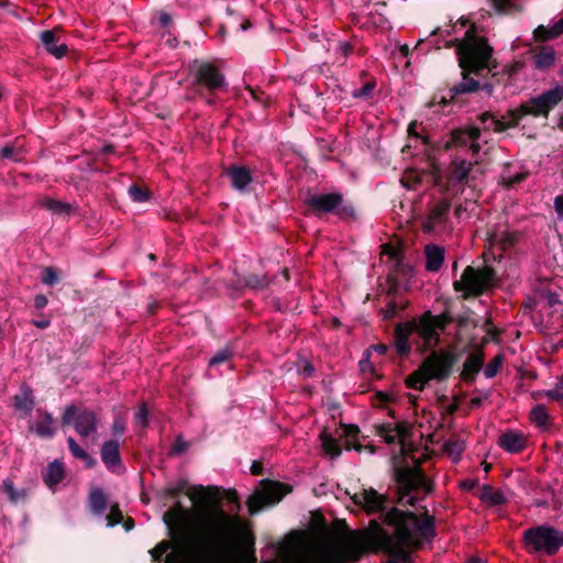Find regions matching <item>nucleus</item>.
Returning <instances> with one entry per match:
<instances>
[{
  "label": "nucleus",
  "mask_w": 563,
  "mask_h": 563,
  "mask_svg": "<svg viewBox=\"0 0 563 563\" xmlns=\"http://www.w3.org/2000/svg\"><path fill=\"white\" fill-rule=\"evenodd\" d=\"M189 516V510L179 500L163 515L168 537L186 558L184 563H223V539L219 534H208L206 542L199 547H192L189 542L184 532Z\"/></svg>",
  "instance_id": "obj_3"
},
{
  "label": "nucleus",
  "mask_w": 563,
  "mask_h": 563,
  "mask_svg": "<svg viewBox=\"0 0 563 563\" xmlns=\"http://www.w3.org/2000/svg\"><path fill=\"white\" fill-rule=\"evenodd\" d=\"M450 209L451 202L449 199H442L435 202L430 209L428 217L429 221H432L433 223L444 222Z\"/></svg>",
  "instance_id": "obj_37"
},
{
  "label": "nucleus",
  "mask_w": 563,
  "mask_h": 563,
  "mask_svg": "<svg viewBox=\"0 0 563 563\" xmlns=\"http://www.w3.org/2000/svg\"><path fill=\"white\" fill-rule=\"evenodd\" d=\"M521 104L516 109H510L507 111L504 119H508V121L505 120H497L494 121V131L495 132H504L508 129L516 128L520 120L526 117L527 114L521 113Z\"/></svg>",
  "instance_id": "obj_30"
},
{
  "label": "nucleus",
  "mask_w": 563,
  "mask_h": 563,
  "mask_svg": "<svg viewBox=\"0 0 563 563\" xmlns=\"http://www.w3.org/2000/svg\"><path fill=\"white\" fill-rule=\"evenodd\" d=\"M464 444L460 441H448L444 444V450L449 455H455L459 457L464 451Z\"/></svg>",
  "instance_id": "obj_59"
},
{
  "label": "nucleus",
  "mask_w": 563,
  "mask_h": 563,
  "mask_svg": "<svg viewBox=\"0 0 563 563\" xmlns=\"http://www.w3.org/2000/svg\"><path fill=\"white\" fill-rule=\"evenodd\" d=\"M234 355V351L231 346L225 345L216 352V354L209 360V366L214 367L219 366L232 358Z\"/></svg>",
  "instance_id": "obj_43"
},
{
  "label": "nucleus",
  "mask_w": 563,
  "mask_h": 563,
  "mask_svg": "<svg viewBox=\"0 0 563 563\" xmlns=\"http://www.w3.org/2000/svg\"><path fill=\"white\" fill-rule=\"evenodd\" d=\"M227 176L231 180V186L238 191H245L247 186L253 181L251 170L246 166L230 165L225 169Z\"/></svg>",
  "instance_id": "obj_20"
},
{
  "label": "nucleus",
  "mask_w": 563,
  "mask_h": 563,
  "mask_svg": "<svg viewBox=\"0 0 563 563\" xmlns=\"http://www.w3.org/2000/svg\"><path fill=\"white\" fill-rule=\"evenodd\" d=\"M291 490L292 487L288 484L271 479L262 481V489L253 493L247 499L250 515L254 516L265 507L278 504Z\"/></svg>",
  "instance_id": "obj_11"
},
{
  "label": "nucleus",
  "mask_w": 563,
  "mask_h": 563,
  "mask_svg": "<svg viewBox=\"0 0 563 563\" xmlns=\"http://www.w3.org/2000/svg\"><path fill=\"white\" fill-rule=\"evenodd\" d=\"M528 173H518L516 175H512V176H503V180H501V184L505 188H512L515 185L517 184H520L522 183L523 180L527 179L528 177Z\"/></svg>",
  "instance_id": "obj_56"
},
{
  "label": "nucleus",
  "mask_w": 563,
  "mask_h": 563,
  "mask_svg": "<svg viewBox=\"0 0 563 563\" xmlns=\"http://www.w3.org/2000/svg\"><path fill=\"white\" fill-rule=\"evenodd\" d=\"M394 532L389 533L387 530L383 529L380 523L376 519H372L368 525V538L371 543L376 548H380L386 544L384 540V534H386L389 539L396 540V528H393Z\"/></svg>",
  "instance_id": "obj_29"
},
{
  "label": "nucleus",
  "mask_w": 563,
  "mask_h": 563,
  "mask_svg": "<svg viewBox=\"0 0 563 563\" xmlns=\"http://www.w3.org/2000/svg\"><path fill=\"white\" fill-rule=\"evenodd\" d=\"M444 47H455L457 64L461 68V80L452 85L446 95L434 93L429 107L440 104L446 107L451 103H462L463 96L485 91L487 96L494 93V85L490 81H481L475 77H483L484 73H493L497 60L493 57L494 48L487 37L476 34V27L471 26L462 38H453L444 42Z\"/></svg>",
  "instance_id": "obj_1"
},
{
  "label": "nucleus",
  "mask_w": 563,
  "mask_h": 563,
  "mask_svg": "<svg viewBox=\"0 0 563 563\" xmlns=\"http://www.w3.org/2000/svg\"><path fill=\"white\" fill-rule=\"evenodd\" d=\"M383 253L393 261V273L388 275V284L390 285L389 292H395L399 285V277L407 278L411 275L412 267L404 262L402 253L399 249L390 244H383Z\"/></svg>",
  "instance_id": "obj_16"
},
{
  "label": "nucleus",
  "mask_w": 563,
  "mask_h": 563,
  "mask_svg": "<svg viewBox=\"0 0 563 563\" xmlns=\"http://www.w3.org/2000/svg\"><path fill=\"white\" fill-rule=\"evenodd\" d=\"M531 421L539 428H545L549 424L550 415L544 405H537L530 411Z\"/></svg>",
  "instance_id": "obj_42"
},
{
  "label": "nucleus",
  "mask_w": 563,
  "mask_h": 563,
  "mask_svg": "<svg viewBox=\"0 0 563 563\" xmlns=\"http://www.w3.org/2000/svg\"><path fill=\"white\" fill-rule=\"evenodd\" d=\"M42 419L35 426V432L41 438H53L55 434V428L53 427L55 419L48 411L41 413Z\"/></svg>",
  "instance_id": "obj_34"
},
{
  "label": "nucleus",
  "mask_w": 563,
  "mask_h": 563,
  "mask_svg": "<svg viewBox=\"0 0 563 563\" xmlns=\"http://www.w3.org/2000/svg\"><path fill=\"white\" fill-rule=\"evenodd\" d=\"M191 87L200 97L213 96L227 87L225 76L220 67L210 60L195 59L189 65Z\"/></svg>",
  "instance_id": "obj_6"
},
{
  "label": "nucleus",
  "mask_w": 563,
  "mask_h": 563,
  "mask_svg": "<svg viewBox=\"0 0 563 563\" xmlns=\"http://www.w3.org/2000/svg\"><path fill=\"white\" fill-rule=\"evenodd\" d=\"M479 498L489 506H500L507 503V498L500 490H495L490 485H484Z\"/></svg>",
  "instance_id": "obj_36"
},
{
  "label": "nucleus",
  "mask_w": 563,
  "mask_h": 563,
  "mask_svg": "<svg viewBox=\"0 0 563 563\" xmlns=\"http://www.w3.org/2000/svg\"><path fill=\"white\" fill-rule=\"evenodd\" d=\"M41 282L47 286H54L59 282V275L55 267L47 266L43 269Z\"/></svg>",
  "instance_id": "obj_50"
},
{
  "label": "nucleus",
  "mask_w": 563,
  "mask_h": 563,
  "mask_svg": "<svg viewBox=\"0 0 563 563\" xmlns=\"http://www.w3.org/2000/svg\"><path fill=\"white\" fill-rule=\"evenodd\" d=\"M444 247L432 243L427 244L424 246L426 269L433 273L440 271L444 262Z\"/></svg>",
  "instance_id": "obj_28"
},
{
  "label": "nucleus",
  "mask_w": 563,
  "mask_h": 563,
  "mask_svg": "<svg viewBox=\"0 0 563 563\" xmlns=\"http://www.w3.org/2000/svg\"><path fill=\"white\" fill-rule=\"evenodd\" d=\"M490 4L497 13H510L516 7L512 0H490Z\"/></svg>",
  "instance_id": "obj_54"
},
{
  "label": "nucleus",
  "mask_w": 563,
  "mask_h": 563,
  "mask_svg": "<svg viewBox=\"0 0 563 563\" xmlns=\"http://www.w3.org/2000/svg\"><path fill=\"white\" fill-rule=\"evenodd\" d=\"M498 445L509 453H520L527 448V438L517 431L504 432L497 441Z\"/></svg>",
  "instance_id": "obj_22"
},
{
  "label": "nucleus",
  "mask_w": 563,
  "mask_h": 563,
  "mask_svg": "<svg viewBox=\"0 0 563 563\" xmlns=\"http://www.w3.org/2000/svg\"><path fill=\"white\" fill-rule=\"evenodd\" d=\"M353 503L361 506L367 515L380 514V519L384 522V516L390 510L388 508L389 499L386 495L379 494L374 488H362L351 496Z\"/></svg>",
  "instance_id": "obj_13"
},
{
  "label": "nucleus",
  "mask_w": 563,
  "mask_h": 563,
  "mask_svg": "<svg viewBox=\"0 0 563 563\" xmlns=\"http://www.w3.org/2000/svg\"><path fill=\"white\" fill-rule=\"evenodd\" d=\"M544 396L550 400L563 405V375L559 377L552 389L544 390Z\"/></svg>",
  "instance_id": "obj_47"
},
{
  "label": "nucleus",
  "mask_w": 563,
  "mask_h": 563,
  "mask_svg": "<svg viewBox=\"0 0 563 563\" xmlns=\"http://www.w3.org/2000/svg\"><path fill=\"white\" fill-rule=\"evenodd\" d=\"M420 183L421 176L416 174L415 172H409L401 178L402 186L412 190H415L416 186Z\"/></svg>",
  "instance_id": "obj_58"
},
{
  "label": "nucleus",
  "mask_w": 563,
  "mask_h": 563,
  "mask_svg": "<svg viewBox=\"0 0 563 563\" xmlns=\"http://www.w3.org/2000/svg\"><path fill=\"white\" fill-rule=\"evenodd\" d=\"M404 308H405L404 306H399L396 301L390 300L386 305V308L382 310L383 318L385 320H390L397 316V313L400 309H404Z\"/></svg>",
  "instance_id": "obj_60"
},
{
  "label": "nucleus",
  "mask_w": 563,
  "mask_h": 563,
  "mask_svg": "<svg viewBox=\"0 0 563 563\" xmlns=\"http://www.w3.org/2000/svg\"><path fill=\"white\" fill-rule=\"evenodd\" d=\"M473 164L466 159H454L452 162L451 179L460 184L468 183V175Z\"/></svg>",
  "instance_id": "obj_32"
},
{
  "label": "nucleus",
  "mask_w": 563,
  "mask_h": 563,
  "mask_svg": "<svg viewBox=\"0 0 563 563\" xmlns=\"http://www.w3.org/2000/svg\"><path fill=\"white\" fill-rule=\"evenodd\" d=\"M457 361L459 355L453 352L432 350L420 366L407 376L405 385L409 389L422 391L430 380L444 382L452 375Z\"/></svg>",
  "instance_id": "obj_4"
},
{
  "label": "nucleus",
  "mask_w": 563,
  "mask_h": 563,
  "mask_svg": "<svg viewBox=\"0 0 563 563\" xmlns=\"http://www.w3.org/2000/svg\"><path fill=\"white\" fill-rule=\"evenodd\" d=\"M65 476L64 463L55 460L49 463L44 474V482L47 486L53 487L60 483Z\"/></svg>",
  "instance_id": "obj_33"
},
{
  "label": "nucleus",
  "mask_w": 563,
  "mask_h": 563,
  "mask_svg": "<svg viewBox=\"0 0 563 563\" xmlns=\"http://www.w3.org/2000/svg\"><path fill=\"white\" fill-rule=\"evenodd\" d=\"M103 464L109 471L114 472L121 465L120 445L117 440L106 441L100 450Z\"/></svg>",
  "instance_id": "obj_26"
},
{
  "label": "nucleus",
  "mask_w": 563,
  "mask_h": 563,
  "mask_svg": "<svg viewBox=\"0 0 563 563\" xmlns=\"http://www.w3.org/2000/svg\"><path fill=\"white\" fill-rule=\"evenodd\" d=\"M283 552L288 558L289 563H347L360 559L363 551L353 550L349 555L333 547L313 545L307 548H295L289 544L283 545Z\"/></svg>",
  "instance_id": "obj_5"
},
{
  "label": "nucleus",
  "mask_w": 563,
  "mask_h": 563,
  "mask_svg": "<svg viewBox=\"0 0 563 563\" xmlns=\"http://www.w3.org/2000/svg\"><path fill=\"white\" fill-rule=\"evenodd\" d=\"M173 547V542L168 540H163L158 542L152 550H150V554L152 560L156 563H159L163 560V555Z\"/></svg>",
  "instance_id": "obj_48"
},
{
  "label": "nucleus",
  "mask_w": 563,
  "mask_h": 563,
  "mask_svg": "<svg viewBox=\"0 0 563 563\" xmlns=\"http://www.w3.org/2000/svg\"><path fill=\"white\" fill-rule=\"evenodd\" d=\"M454 321L456 322L457 328L460 330H463L467 327H472L474 329V328H477V325H478L477 321L474 320L473 318H471L468 314L459 316L455 318Z\"/></svg>",
  "instance_id": "obj_64"
},
{
  "label": "nucleus",
  "mask_w": 563,
  "mask_h": 563,
  "mask_svg": "<svg viewBox=\"0 0 563 563\" xmlns=\"http://www.w3.org/2000/svg\"><path fill=\"white\" fill-rule=\"evenodd\" d=\"M41 206L44 209L51 211L53 214L62 217L64 219H67L75 211L73 205L53 198H47L43 200Z\"/></svg>",
  "instance_id": "obj_31"
},
{
  "label": "nucleus",
  "mask_w": 563,
  "mask_h": 563,
  "mask_svg": "<svg viewBox=\"0 0 563 563\" xmlns=\"http://www.w3.org/2000/svg\"><path fill=\"white\" fill-rule=\"evenodd\" d=\"M375 88L376 81L369 80L365 82L361 88L353 90L352 97L355 99L368 100L373 97Z\"/></svg>",
  "instance_id": "obj_46"
},
{
  "label": "nucleus",
  "mask_w": 563,
  "mask_h": 563,
  "mask_svg": "<svg viewBox=\"0 0 563 563\" xmlns=\"http://www.w3.org/2000/svg\"><path fill=\"white\" fill-rule=\"evenodd\" d=\"M310 212L318 218L324 214H335L341 220L355 218V209L351 202H346L340 192L308 194L305 199Z\"/></svg>",
  "instance_id": "obj_10"
},
{
  "label": "nucleus",
  "mask_w": 563,
  "mask_h": 563,
  "mask_svg": "<svg viewBox=\"0 0 563 563\" xmlns=\"http://www.w3.org/2000/svg\"><path fill=\"white\" fill-rule=\"evenodd\" d=\"M394 432L399 438V443H402L404 439L411 435L412 427L408 421H399L394 426Z\"/></svg>",
  "instance_id": "obj_53"
},
{
  "label": "nucleus",
  "mask_w": 563,
  "mask_h": 563,
  "mask_svg": "<svg viewBox=\"0 0 563 563\" xmlns=\"http://www.w3.org/2000/svg\"><path fill=\"white\" fill-rule=\"evenodd\" d=\"M64 35L65 32L62 26H55L40 33V40L44 49L57 59H62L69 52V47L64 41Z\"/></svg>",
  "instance_id": "obj_17"
},
{
  "label": "nucleus",
  "mask_w": 563,
  "mask_h": 563,
  "mask_svg": "<svg viewBox=\"0 0 563 563\" xmlns=\"http://www.w3.org/2000/svg\"><path fill=\"white\" fill-rule=\"evenodd\" d=\"M484 350L483 347H478L474 352H472L465 360L463 364V369L460 374L461 379L468 384L474 383L477 377V374L484 367Z\"/></svg>",
  "instance_id": "obj_18"
},
{
  "label": "nucleus",
  "mask_w": 563,
  "mask_h": 563,
  "mask_svg": "<svg viewBox=\"0 0 563 563\" xmlns=\"http://www.w3.org/2000/svg\"><path fill=\"white\" fill-rule=\"evenodd\" d=\"M454 320L455 318H453L448 310L443 311L441 314L434 316V322L438 324L440 331H444Z\"/></svg>",
  "instance_id": "obj_61"
},
{
  "label": "nucleus",
  "mask_w": 563,
  "mask_h": 563,
  "mask_svg": "<svg viewBox=\"0 0 563 563\" xmlns=\"http://www.w3.org/2000/svg\"><path fill=\"white\" fill-rule=\"evenodd\" d=\"M533 37L537 42H545V41L552 40L550 27H547L544 25H539L533 31Z\"/></svg>",
  "instance_id": "obj_62"
},
{
  "label": "nucleus",
  "mask_w": 563,
  "mask_h": 563,
  "mask_svg": "<svg viewBox=\"0 0 563 563\" xmlns=\"http://www.w3.org/2000/svg\"><path fill=\"white\" fill-rule=\"evenodd\" d=\"M481 136V129L477 126H470L467 129H455L450 133V140L445 147L449 148L451 145L464 147L470 142L477 141Z\"/></svg>",
  "instance_id": "obj_23"
},
{
  "label": "nucleus",
  "mask_w": 563,
  "mask_h": 563,
  "mask_svg": "<svg viewBox=\"0 0 563 563\" xmlns=\"http://www.w3.org/2000/svg\"><path fill=\"white\" fill-rule=\"evenodd\" d=\"M518 242L517 233L506 232L500 236L499 243L504 250L512 247Z\"/></svg>",
  "instance_id": "obj_63"
},
{
  "label": "nucleus",
  "mask_w": 563,
  "mask_h": 563,
  "mask_svg": "<svg viewBox=\"0 0 563 563\" xmlns=\"http://www.w3.org/2000/svg\"><path fill=\"white\" fill-rule=\"evenodd\" d=\"M525 550L530 554L555 555L563 548V530L549 525H539L522 532Z\"/></svg>",
  "instance_id": "obj_7"
},
{
  "label": "nucleus",
  "mask_w": 563,
  "mask_h": 563,
  "mask_svg": "<svg viewBox=\"0 0 563 563\" xmlns=\"http://www.w3.org/2000/svg\"><path fill=\"white\" fill-rule=\"evenodd\" d=\"M224 499L231 506L230 510L232 512L238 514L241 510L240 497L235 489H227L224 490Z\"/></svg>",
  "instance_id": "obj_52"
},
{
  "label": "nucleus",
  "mask_w": 563,
  "mask_h": 563,
  "mask_svg": "<svg viewBox=\"0 0 563 563\" xmlns=\"http://www.w3.org/2000/svg\"><path fill=\"white\" fill-rule=\"evenodd\" d=\"M67 444L73 456L84 461L87 468H92L97 465L96 459H93L82 448H80L73 437H68Z\"/></svg>",
  "instance_id": "obj_38"
},
{
  "label": "nucleus",
  "mask_w": 563,
  "mask_h": 563,
  "mask_svg": "<svg viewBox=\"0 0 563 563\" xmlns=\"http://www.w3.org/2000/svg\"><path fill=\"white\" fill-rule=\"evenodd\" d=\"M12 404L14 409L22 413L23 418L30 416L35 405L32 388L22 386L20 393L13 396Z\"/></svg>",
  "instance_id": "obj_27"
},
{
  "label": "nucleus",
  "mask_w": 563,
  "mask_h": 563,
  "mask_svg": "<svg viewBox=\"0 0 563 563\" xmlns=\"http://www.w3.org/2000/svg\"><path fill=\"white\" fill-rule=\"evenodd\" d=\"M559 101L552 88L542 91L540 95L521 103V113L534 118L548 119L551 111L556 108Z\"/></svg>",
  "instance_id": "obj_14"
},
{
  "label": "nucleus",
  "mask_w": 563,
  "mask_h": 563,
  "mask_svg": "<svg viewBox=\"0 0 563 563\" xmlns=\"http://www.w3.org/2000/svg\"><path fill=\"white\" fill-rule=\"evenodd\" d=\"M395 482L397 484V503L402 506L415 507L418 497L411 496V493H423L428 495L432 492V483L427 478L420 466L399 467L395 471Z\"/></svg>",
  "instance_id": "obj_8"
},
{
  "label": "nucleus",
  "mask_w": 563,
  "mask_h": 563,
  "mask_svg": "<svg viewBox=\"0 0 563 563\" xmlns=\"http://www.w3.org/2000/svg\"><path fill=\"white\" fill-rule=\"evenodd\" d=\"M109 527H114L123 521V514L118 504H113L110 507V512L107 516Z\"/></svg>",
  "instance_id": "obj_55"
},
{
  "label": "nucleus",
  "mask_w": 563,
  "mask_h": 563,
  "mask_svg": "<svg viewBox=\"0 0 563 563\" xmlns=\"http://www.w3.org/2000/svg\"><path fill=\"white\" fill-rule=\"evenodd\" d=\"M129 195L134 202H145L151 197V191L146 187H142L137 184H132L129 187Z\"/></svg>",
  "instance_id": "obj_44"
},
{
  "label": "nucleus",
  "mask_w": 563,
  "mask_h": 563,
  "mask_svg": "<svg viewBox=\"0 0 563 563\" xmlns=\"http://www.w3.org/2000/svg\"><path fill=\"white\" fill-rule=\"evenodd\" d=\"M341 428L343 430L341 437L344 438V448L347 451L355 450L357 452H362L363 450H368L371 453H375L376 448L374 445H362L360 443V428L356 424H345L341 423Z\"/></svg>",
  "instance_id": "obj_21"
},
{
  "label": "nucleus",
  "mask_w": 563,
  "mask_h": 563,
  "mask_svg": "<svg viewBox=\"0 0 563 563\" xmlns=\"http://www.w3.org/2000/svg\"><path fill=\"white\" fill-rule=\"evenodd\" d=\"M377 434L382 437L387 444L399 442V438L394 432V426L391 423H384L378 426Z\"/></svg>",
  "instance_id": "obj_45"
},
{
  "label": "nucleus",
  "mask_w": 563,
  "mask_h": 563,
  "mask_svg": "<svg viewBox=\"0 0 563 563\" xmlns=\"http://www.w3.org/2000/svg\"><path fill=\"white\" fill-rule=\"evenodd\" d=\"M384 523L396 528V540L384 534L386 544L377 549L389 556L386 563H411V551L422 549L435 537V520L428 510L419 518L413 511L393 507L384 516Z\"/></svg>",
  "instance_id": "obj_2"
},
{
  "label": "nucleus",
  "mask_w": 563,
  "mask_h": 563,
  "mask_svg": "<svg viewBox=\"0 0 563 563\" xmlns=\"http://www.w3.org/2000/svg\"><path fill=\"white\" fill-rule=\"evenodd\" d=\"M217 518L219 526L223 531L231 532L233 530V519L222 509L218 510Z\"/></svg>",
  "instance_id": "obj_57"
},
{
  "label": "nucleus",
  "mask_w": 563,
  "mask_h": 563,
  "mask_svg": "<svg viewBox=\"0 0 563 563\" xmlns=\"http://www.w3.org/2000/svg\"><path fill=\"white\" fill-rule=\"evenodd\" d=\"M321 446L325 454L332 459L339 457L342 453V448L339 440L335 439L331 433L323 431L320 433Z\"/></svg>",
  "instance_id": "obj_35"
},
{
  "label": "nucleus",
  "mask_w": 563,
  "mask_h": 563,
  "mask_svg": "<svg viewBox=\"0 0 563 563\" xmlns=\"http://www.w3.org/2000/svg\"><path fill=\"white\" fill-rule=\"evenodd\" d=\"M440 332L438 324L434 322V314L430 310L424 311L416 321L415 329V333L423 340L422 353L433 350L441 343Z\"/></svg>",
  "instance_id": "obj_15"
},
{
  "label": "nucleus",
  "mask_w": 563,
  "mask_h": 563,
  "mask_svg": "<svg viewBox=\"0 0 563 563\" xmlns=\"http://www.w3.org/2000/svg\"><path fill=\"white\" fill-rule=\"evenodd\" d=\"M3 492L7 494L12 504H19L26 500L27 493L25 489H16L11 479L7 478L2 482Z\"/></svg>",
  "instance_id": "obj_40"
},
{
  "label": "nucleus",
  "mask_w": 563,
  "mask_h": 563,
  "mask_svg": "<svg viewBox=\"0 0 563 563\" xmlns=\"http://www.w3.org/2000/svg\"><path fill=\"white\" fill-rule=\"evenodd\" d=\"M274 279L275 277L269 278L267 275L249 274L244 277V285L253 290H264Z\"/></svg>",
  "instance_id": "obj_39"
},
{
  "label": "nucleus",
  "mask_w": 563,
  "mask_h": 563,
  "mask_svg": "<svg viewBox=\"0 0 563 563\" xmlns=\"http://www.w3.org/2000/svg\"><path fill=\"white\" fill-rule=\"evenodd\" d=\"M416 320L397 323L395 328V346L400 356H407L411 352L409 338L415 333Z\"/></svg>",
  "instance_id": "obj_19"
},
{
  "label": "nucleus",
  "mask_w": 563,
  "mask_h": 563,
  "mask_svg": "<svg viewBox=\"0 0 563 563\" xmlns=\"http://www.w3.org/2000/svg\"><path fill=\"white\" fill-rule=\"evenodd\" d=\"M90 507L91 510L97 514L101 515L104 512L107 508V497L102 489L95 488L89 496Z\"/></svg>",
  "instance_id": "obj_41"
},
{
  "label": "nucleus",
  "mask_w": 563,
  "mask_h": 563,
  "mask_svg": "<svg viewBox=\"0 0 563 563\" xmlns=\"http://www.w3.org/2000/svg\"><path fill=\"white\" fill-rule=\"evenodd\" d=\"M531 54L536 69L545 71L554 66L555 52L553 47L541 45L531 49Z\"/></svg>",
  "instance_id": "obj_25"
},
{
  "label": "nucleus",
  "mask_w": 563,
  "mask_h": 563,
  "mask_svg": "<svg viewBox=\"0 0 563 563\" xmlns=\"http://www.w3.org/2000/svg\"><path fill=\"white\" fill-rule=\"evenodd\" d=\"M505 357L501 353L497 354L484 368V375L486 378H493L497 375L499 368L503 365Z\"/></svg>",
  "instance_id": "obj_49"
},
{
  "label": "nucleus",
  "mask_w": 563,
  "mask_h": 563,
  "mask_svg": "<svg viewBox=\"0 0 563 563\" xmlns=\"http://www.w3.org/2000/svg\"><path fill=\"white\" fill-rule=\"evenodd\" d=\"M60 420L63 427L73 424L81 438L95 435L98 431L97 415L87 408L69 405L65 408Z\"/></svg>",
  "instance_id": "obj_12"
},
{
  "label": "nucleus",
  "mask_w": 563,
  "mask_h": 563,
  "mask_svg": "<svg viewBox=\"0 0 563 563\" xmlns=\"http://www.w3.org/2000/svg\"><path fill=\"white\" fill-rule=\"evenodd\" d=\"M0 158L20 162L22 159V151L11 144H8L0 150Z\"/></svg>",
  "instance_id": "obj_51"
},
{
  "label": "nucleus",
  "mask_w": 563,
  "mask_h": 563,
  "mask_svg": "<svg viewBox=\"0 0 563 563\" xmlns=\"http://www.w3.org/2000/svg\"><path fill=\"white\" fill-rule=\"evenodd\" d=\"M497 273L494 267L484 265L475 268L466 266L459 280H454L453 288L455 291L463 292V298L479 297L493 289L496 285Z\"/></svg>",
  "instance_id": "obj_9"
},
{
  "label": "nucleus",
  "mask_w": 563,
  "mask_h": 563,
  "mask_svg": "<svg viewBox=\"0 0 563 563\" xmlns=\"http://www.w3.org/2000/svg\"><path fill=\"white\" fill-rule=\"evenodd\" d=\"M188 483L185 479L179 481L174 486H168L164 490V495L168 498H178L181 494L186 493L187 496L196 503L198 498H206V489L202 486H195L191 490H187Z\"/></svg>",
  "instance_id": "obj_24"
}]
</instances>
